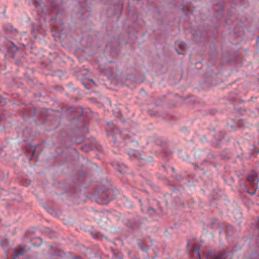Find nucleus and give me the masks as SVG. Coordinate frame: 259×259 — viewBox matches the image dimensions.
<instances>
[{
    "mask_svg": "<svg viewBox=\"0 0 259 259\" xmlns=\"http://www.w3.org/2000/svg\"><path fill=\"white\" fill-rule=\"evenodd\" d=\"M66 113L70 116L69 119L70 128L74 134L77 132L76 135L81 138L79 142H81L83 141L82 136L88 132L85 127L87 117L83 109L80 107H70L67 109Z\"/></svg>",
    "mask_w": 259,
    "mask_h": 259,
    "instance_id": "nucleus-1",
    "label": "nucleus"
},
{
    "mask_svg": "<svg viewBox=\"0 0 259 259\" xmlns=\"http://www.w3.org/2000/svg\"><path fill=\"white\" fill-rule=\"evenodd\" d=\"M109 190L104 187H100L95 192L94 198L95 201L99 204H106L109 201Z\"/></svg>",
    "mask_w": 259,
    "mask_h": 259,
    "instance_id": "nucleus-2",
    "label": "nucleus"
},
{
    "mask_svg": "<svg viewBox=\"0 0 259 259\" xmlns=\"http://www.w3.org/2000/svg\"><path fill=\"white\" fill-rule=\"evenodd\" d=\"M227 257V254L226 252L213 250L207 253L206 259H226Z\"/></svg>",
    "mask_w": 259,
    "mask_h": 259,
    "instance_id": "nucleus-3",
    "label": "nucleus"
},
{
    "mask_svg": "<svg viewBox=\"0 0 259 259\" xmlns=\"http://www.w3.org/2000/svg\"><path fill=\"white\" fill-rule=\"evenodd\" d=\"M27 251V249L25 248L22 246H20L19 249H15V253L13 254V259H16L17 257L23 255L26 253Z\"/></svg>",
    "mask_w": 259,
    "mask_h": 259,
    "instance_id": "nucleus-4",
    "label": "nucleus"
},
{
    "mask_svg": "<svg viewBox=\"0 0 259 259\" xmlns=\"http://www.w3.org/2000/svg\"><path fill=\"white\" fill-rule=\"evenodd\" d=\"M107 125L108 126L107 132L112 133L113 135H116L117 133H118L119 135L121 134V132L119 131L113 123H108Z\"/></svg>",
    "mask_w": 259,
    "mask_h": 259,
    "instance_id": "nucleus-5",
    "label": "nucleus"
},
{
    "mask_svg": "<svg viewBox=\"0 0 259 259\" xmlns=\"http://www.w3.org/2000/svg\"><path fill=\"white\" fill-rule=\"evenodd\" d=\"M177 46L180 49L182 50V51H179L178 49H176L177 52L179 54H185V51L187 49V45L183 42H177Z\"/></svg>",
    "mask_w": 259,
    "mask_h": 259,
    "instance_id": "nucleus-6",
    "label": "nucleus"
},
{
    "mask_svg": "<svg viewBox=\"0 0 259 259\" xmlns=\"http://www.w3.org/2000/svg\"><path fill=\"white\" fill-rule=\"evenodd\" d=\"M11 46L9 47L8 52L9 54H11V57L12 58L14 57L15 54L18 51V48L15 45V44L11 42Z\"/></svg>",
    "mask_w": 259,
    "mask_h": 259,
    "instance_id": "nucleus-7",
    "label": "nucleus"
},
{
    "mask_svg": "<svg viewBox=\"0 0 259 259\" xmlns=\"http://www.w3.org/2000/svg\"><path fill=\"white\" fill-rule=\"evenodd\" d=\"M62 4V0H52L51 6L53 8H58Z\"/></svg>",
    "mask_w": 259,
    "mask_h": 259,
    "instance_id": "nucleus-8",
    "label": "nucleus"
},
{
    "mask_svg": "<svg viewBox=\"0 0 259 259\" xmlns=\"http://www.w3.org/2000/svg\"><path fill=\"white\" fill-rule=\"evenodd\" d=\"M200 246L198 245H194L193 247V249L191 251V255L194 256V252H196L198 259H201V256L199 252Z\"/></svg>",
    "mask_w": 259,
    "mask_h": 259,
    "instance_id": "nucleus-9",
    "label": "nucleus"
},
{
    "mask_svg": "<svg viewBox=\"0 0 259 259\" xmlns=\"http://www.w3.org/2000/svg\"><path fill=\"white\" fill-rule=\"evenodd\" d=\"M256 177V173L255 172L254 170H252L251 174H250L247 176V180L250 183H252L254 182Z\"/></svg>",
    "mask_w": 259,
    "mask_h": 259,
    "instance_id": "nucleus-10",
    "label": "nucleus"
},
{
    "mask_svg": "<svg viewBox=\"0 0 259 259\" xmlns=\"http://www.w3.org/2000/svg\"><path fill=\"white\" fill-rule=\"evenodd\" d=\"M133 155L137 158L139 161L143 160L144 159L141 157V154L137 151L134 152Z\"/></svg>",
    "mask_w": 259,
    "mask_h": 259,
    "instance_id": "nucleus-11",
    "label": "nucleus"
},
{
    "mask_svg": "<svg viewBox=\"0 0 259 259\" xmlns=\"http://www.w3.org/2000/svg\"><path fill=\"white\" fill-rule=\"evenodd\" d=\"M141 224V223L140 222H136L134 223V224L131 225L130 226V227L131 229H134L135 228V227H139Z\"/></svg>",
    "mask_w": 259,
    "mask_h": 259,
    "instance_id": "nucleus-12",
    "label": "nucleus"
},
{
    "mask_svg": "<svg viewBox=\"0 0 259 259\" xmlns=\"http://www.w3.org/2000/svg\"><path fill=\"white\" fill-rule=\"evenodd\" d=\"M1 245L2 247L4 248L5 247H7L8 245V240L6 239L5 241L1 243Z\"/></svg>",
    "mask_w": 259,
    "mask_h": 259,
    "instance_id": "nucleus-13",
    "label": "nucleus"
},
{
    "mask_svg": "<svg viewBox=\"0 0 259 259\" xmlns=\"http://www.w3.org/2000/svg\"><path fill=\"white\" fill-rule=\"evenodd\" d=\"M221 157H222V159H224V160H226V159H229V157L227 155H221Z\"/></svg>",
    "mask_w": 259,
    "mask_h": 259,
    "instance_id": "nucleus-14",
    "label": "nucleus"
},
{
    "mask_svg": "<svg viewBox=\"0 0 259 259\" xmlns=\"http://www.w3.org/2000/svg\"><path fill=\"white\" fill-rule=\"evenodd\" d=\"M148 210H150V211H152L153 212V213H156V211L154 210V209L153 208H152V207H150L148 208Z\"/></svg>",
    "mask_w": 259,
    "mask_h": 259,
    "instance_id": "nucleus-15",
    "label": "nucleus"
},
{
    "mask_svg": "<svg viewBox=\"0 0 259 259\" xmlns=\"http://www.w3.org/2000/svg\"><path fill=\"white\" fill-rule=\"evenodd\" d=\"M56 19H57V15L54 17H53L50 19V21H51L52 24H53V22L54 21H55L56 20Z\"/></svg>",
    "mask_w": 259,
    "mask_h": 259,
    "instance_id": "nucleus-16",
    "label": "nucleus"
},
{
    "mask_svg": "<svg viewBox=\"0 0 259 259\" xmlns=\"http://www.w3.org/2000/svg\"><path fill=\"white\" fill-rule=\"evenodd\" d=\"M20 62H21V59H18L16 60V64L18 65L20 63Z\"/></svg>",
    "mask_w": 259,
    "mask_h": 259,
    "instance_id": "nucleus-17",
    "label": "nucleus"
},
{
    "mask_svg": "<svg viewBox=\"0 0 259 259\" xmlns=\"http://www.w3.org/2000/svg\"><path fill=\"white\" fill-rule=\"evenodd\" d=\"M36 109L35 108H34L33 109V115H36Z\"/></svg>",
    "mask_w": 259,
    "mask_h": 259,
    "instance_id": "nucleus-18",
    "label": "nucleus"
},
{
    "mask_svg": "<svg viewBox=\"0 0 259 259\" xmlns=\"http://www.w3.org/2000/svg\"><path fill=\"white\" fill-rule=\"evenodd\" d=\"M84 148L85 149L86 151H88V150L89 149V147H84Z\"/></svg>",
    "mask_w": 259,
    "mask_h": 259,
    "instance_id": "nucleus-19",
    "label": "nucleus"
},
{
    "mask_svg": "<svg viewBox=\"0 0 259 259\" xmlns=\"http://www.w3.org/2000/svg\"><path fill=\"white\" fill-rule=\"evenodd\" d=\"M255 193V190H254L253 192L250 193V194H251V195H253Z\"/></svg>",
    "mask_w": 259,
    "mask_h": 259,
    "instance_id": "nucleus-20",
    "label": "nucleus"
},
{
    "mask_svg": "<svg viewBox=\"0 0 259 259\" xmlns=\"http://www.w3.org/2000/svg\"><path fill=\"white\" fill-rule=\"evenodd\" d=\"M85 87L87 89H89V85H84Z\"/></svg>",
    "mask_w": 259,
    "mask_h": 259,
    "instance_id": "nucleus-21",
    "label": "nucleus"
},
{
    "mask_svg": "<svg viewBox=\"0 0 259 259\" xmlns=\"http://www.w3.org/2000/svg\"><path fill=\"white\" fill-rule=\"evenodd\" d=\"M171 170H172L173 172H175V169L174 167H172V168H171Z\"/></svg>",
    "mask_w": 259,
    "mask_h": 259,
    "instance_id": "nucleus-22",
    "label": "nucleus"
},
{
    "mask_svg": "<svg viewBox=\"0 0 259 259\" xmlns=\"http://www.w3.org/2000/svg\"><path fill=\"white\" fill-rule=\"evenodd\" d=\"M239 127H243V126L242 125V124L239 123Z\"/></svg>",
    "mask_w": 259,
    "mask_h": 259,
    "instance_id": "nucleus-23",
    "label": "nucleus"
},
{
    "mask_svg": "<svg viewBox=\"0 0 259 259\" xmlns=\"http://www.w3.org/2000/svg\"><path fill=\"white\" fill-rule=\"evenodd\" d=\"M90 80L91 81V82H93V83H94V81H93V79H90Z\"/></svg>",
    "mask_w": 259,
    "mask_h": 259,
    "instance_id": "nucleus-24",
    "label": "nucleus"
},
{
    "mask_svg": "<svg viewBox=\"0 0 259 259\" xmlns=\"http://www.w3.org/2000/svg\"><path fill=\"white\" fill-rule=\"evenodd\" d=\"M182 205L183 207H185V204H184V202L182 203Z\"/></svg>",
    "mask_w": 259,
    "mask_h": 259,
    "instance_id": "nucleus-25",
    "label": "nucleus"
},
{
    "mask_svg": "<svg viewBox=\"0 0 259 259\" xmlns=\"http://www.w3.org/2000/svg\"><path fill=\"white\" fill-rule=\"evenodd\" d=\"M195 166L196 168H197L198 167V165L197 164H195Z\"/></svg>",
    "mask_w": 259,
    "mask_h": 259,
    "instance_id": "nucleus-26",
    "label": "nucleus"
},
{
    "mask_svg": "<svg viewBox=\"0 0 259 259\" xmlns=\"http://www.w3.org/2000/svg\"><path fill=\"white\" fill-rule=\"evenodd\" d=\"M34 152H35V149H34V150H33V152H32V155H33V154H34Z\"/></svg>",
    "mask_w": 259,
    "mask_h": 259,
    "instance_id": "nucleus-27",
    "label": "nucleus"
},
{
    "mask_svg": "<svg viewBox=\"0 0 259 259\" xmlns=\"http://www.w3.org/2000/svg\"><path fill=\"white\" fill-rule=\"evenodd\" d=\"M150 115H155V114H153V113H151L150 114Z\"/></svg>",
    "mask_w": 259,
    "mask_h": 259,
    "instance_id": "nucleus-28",
    "label": "nucleus"
},
{
    "mask_svg": "<svg viewBox=\"0 0 259 259\" xmlns=\"http://www.w3.org/2000/svg\"><path fill=\"white\" fill-rule=\"evenodd\" d=\"M150 115H155V114H153V113H151L150 114Z\"/></svg>",
    "mask_w": 259,
    "mask_h": 259,
    "instance_id": "nucleus-29",
    "label": "nucleus"
},
{
    "mask_svg": "<svg viewBox=\"0 0 259 259\" xmlns=\"http://www.w3.org/2000/svg\"><path fill=\"white\" fill-rule=\"evenodd\" d=\"M75 143H77V144H78L79 142H77V141H75Z\"/></svg>",
    "mask_w": 259,
    "mask_h": 259,
    "instance_id": "nucleus-30",
    "label": "nucleus"
},
{
    "mask_svg": "<svg viewBox=\"0 0 259 259\" xmlns=\"http://www.w3.org/2000/svg\"><path fill=\"white\" fill-rule=\"evenodd\" d=\"M75 143H77V144H78L79 142H77V141H75Z\"/></svg>",
    "mask_w": 259,
    "mask_h": 259,
    "instance_id": "nucleus-31",
    "label": "nucleus"
},
{
    "mask_svg": "<svg viewBox=\"0 0 259 259\" xmlns=\"http://www.w3.org/2000/svg\"><path fill=\"white\" fill-rule=\"evenodd\" d=\"M1 103V100L0 99V103Z\"/></svg>",
    "mask_w": 259,
    "mask_h": 259,
    "instance_id": "nucleus-32",
    "label": "nucleus"
}]
</instances>
